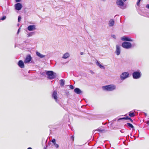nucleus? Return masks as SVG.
Wrapping results in <instances>:
<instances>
[{
	"instance_id": "nucleus-43",
	"label": "nucleus",
	"mask_w": 149,
	"mask_h": 149,
	"mask_svg": "<svg viewBox=\"0 0 149 149\" xmlns=\"http://www.w3.org/2000/svg\"><path fill=\"white\" fill-rule=\"evenodd\" d=\"M127 0H123V1H126Z\"/></svg>"
},
{
	"instance_id": "nucleus-17",
	"label": "nucleus",
	"mask_w": 149,
	"mask_h": 149,
	"mask_svg": "<svg viewBox=\"0 0 149 149\" xmlns=\"http://www.w3.org/2000/svg\"><path fill=\"white\" fill-rule=\"evenodd\" d=\"M74 91V92L77 94H80L81 93V91L78 88H75Z\"/></svg>"
},
{
	"instance_id": "nucleus-38",
	"label": "nucleus",
	"mask_w": 149,
	"mask_h": 149,
	"mask_svg": "<svg viewBox=\"0 0 149 149\" xmlns=\"http://www.w3.org/2000/svg\"><path fill=\"white\" fill-rule=\"evenodd\" d=\"M120 132L122 133H123L124 132V131H123V130H120Z\"/></svg>"
},
{
	"instance_id": "nucleus-33",
	"label": "nucleus",
	"mask_w": 149,
	"mask_h": 149,
	"mask_svg": "<svg viewBox=\"0 0 149 149\" xmlns=\"http://www.w3.org/2000/svg\"><path fill=\"white\" fill-rule=\"evenodd\" d=\"M146 8L149 9V4H147L146 6Z\"/></svg>"
},
{
	"instance_id": "nucleus-2",
	"label": "nucleus",
	"mask_w": 149,
	"mask_h": 149,
	"mask_svg": "<svg viewBox=\"0 0 149 149\" xmlns=\"http://www.w3.org/2000/svg\"><path fill=\"white\" fill-rule=\"evenodd\" d=\"M46 74L47 75V77L50 79H52L56 77V73L52 71H47L46 73Z\"/></svg>"
},
{
	"instance_id": "nucleus-26",
	"label": "nucleus",
	"mask_w": 149,
	"mask_h": 149,
	"mask_svg": "<svg viewBox=\"0 0 149 149\" xmlns=\"http://www.w3.org/2000/svg\"><path fill=\"white\" fill-rule=\"evenodd\" d=\"M54 145L55 147L56 148H58L59 147L58 145V144H56V143L54 144Z\"/></svg>"
},
{
	"instance_id": "nucleus-4",
	"label": "nucleus",
	"mask_w": 149,
	"mask_h": 149,
	"mask_svg": "<svg viewBox=\"0 0 149 149\" xmlns=\"http://www.w3.org/2000/svg\"><path fill=\"white\" fill-rule=\"evenodd\" d=\"M122 46L123 47L128 49L131 47L132 45L130 42L125 41L122 43Z\"/></svg>"
},
{
	"instance_id": "nucleus-35",
	"label": "nucleus",
	"mask_w": 149,
	"mask_h": 149,
	"mask_svg": "<svg viewBox=\"0 0 149 149\" xmlns=\"http://www.w3.org/2000/svg\"><path fill=\"white\" fill-rule=\"evenodd\" d=\"M125 120H128V118H129L128 116H127L126 117H125Z\"/></svg>"
},
{
	"instance_id": "nucleus-30",
	"label": "nucleus",
	"mask_w": 149,
	"mask_h": 149,
	"mask_svg": "<svg viewBox=\"0 0 149 149\" xmlns=\"http://www.w3.org/2000/svg\"><path fill=\"white\" fill-rule=\"evenodd\" d=\"M70 88L71 89H74V86L72 85H71L70 86Z\"/></svg>"
},
{
	"instance_id": "nucleus-42",
	"label": "nucleus",
	"mask_w": 149,
	"mask_h": 149,
	"mask_svg": "<svg viewBox=\"0 0 149 149\" xmlns=\"http://www.w3.org/2000/svg\"><path fill=\"white\" fill-rule=\"evenodd\" d=\"M91 73L92 74H93L94 72L92 71H91Z\"/></svg>"
},
{
	"instance_id": "nucleus-24",
	"label": "nucleus",
	"mask_w": 149,
	"mask_h": 149,
	"mask_svg": "<svg viewBox=\"0 0 149 149\" xmlns=\"http://www.w3.org/2000/svg\"><path fill=\"white\" fill-rule=\"evenodd\" d=\"M6 17L5 16H4L1 19V20H3L6 19Z\"/></svg>"
},
{
	"instance_id": "nucleus-22",
	"label": "nucleus",
	"mask_w": 149,
	"mask_h": 149,
	"mask_svg": "<svg viewBox=\"0 0 149 149\" xmlns=\"http://www.w3.org/2000/svg\"><path fill=\"white\" fill-rule=\"evenodd\" d=\"M35 34V33L34 32H30L27 34V37H29Z\"/></svg>"
},
{
	"instance_id": "nucleus-36",
	"label": "nucleus",
	"mask_w": 149,
	"mask_h": 149,
	"mask_svg": "<svg viewBox=\"0 0 149 149\" xmlns=\"http://www.w3.org/2000/svg\"><path fill=\"white\" fill-rule=\"evenodd\" d=\"M25 43H28L29 41L28 40H27L26 41L24 42Z\"/></svg>"
},
{
	"instance_id": "nucleus-12",
	"label": "nucleus",
	"mask_w": 149,
	"mask_h": 149,
	"mask_svg": "<svg viewBox=\"0 0 149 149\" xmlns=\"http://www.w3.org/2000/svg\"><path fill=\"white\" fill-rule=\"evenodd\" d=\"M31 59L32 58L31 56L30 55H28L26 56L25 59L24 61V63H29L31 60Z\"/></svg>"
},
{
	"instance_id": "nucleus-21",
	"label": "nucleus",
	"mask_w": 149,
	"mask_h": 149,
	"mask_svg": "<svg viewBox=\"0 0 149 149\" xmlns=\"http://www.w3.org/2000/svg\"><path fill=\"white\" fill-rule=\"evenodd\" d=\"M96 64L100 68H102V65L98 61H97L96 62Z\"/></svg>"
},
{
	"instance_id": "nucleus-13",
	"label": "nucleus",
	"mask_w": 149,
	"mask_h": 149,
	"mask_svg": "<svg viewBox=\"0 0 149 149\" xmlns=\"http://www.w3.org/2000/svg\"><path fill=\"white\" fill-rule=\"evenodd\" d=\"M18 65L21 68H23L24 67V64L23 61L22 60H20L18 63Z\"/></svg>"
},
{
	"instance_id": "nucleus-1",
	"label": "nucleus",
	"mask_w": 149,
	"mask_h": 149,
	"mask_svg": "<svg viewBox=\"0 0 149 149\" xmlns=\"http://www.w3.org/2000/svg\"><path fill=\"white\" fill-rule=\"evenodd\" d=\"M116 88V86L114 84H110L103 86V89L107 91H112Z\"/></svg>"
},
{
	"instance_id": "nucleus-31",
	"label": "nucleus",
	"mask_w": 149,
	"mask_h": 149,
	"mask_svg": "<svg viewBox=\"0 0 149 149\" xmlns=\"http://www.w3.org/2000/svg\"><path fill=\"white\" fill-rule=\"evenodd\" d=\"M111 36H112V37L114 38L115 39L116 38V36L114 35H111Z\"/></svg>"
},
{
	"instance_id": "nucleus-5",
	"label": "nucleus",
	"mask_w": 149,
	"mask_h": 149,
	"mask_svg": "<svg viewBox=\"0 0 149 149\" xmlns=\"http://www.w3.org/2000/svg\"><path fill=\"white\" fill-rule=\"evenodd\" d=\"M129 74L128 72H123L120 75V77L121 80H124L129 77Z\"/></svg>"
},
{
	"instance_id": "nucleus-16",
	"label": "nucleus",
	"mask_w": 149,
	"mask_h": 149,
	"mask_svg": "<svg viewBox=\"0 0 149 149\" xmlns=\"http://www.w3.org/2000/svg\"><path fill=\"white\" fill-rule=\"evenodd\" d=\"M70 56V54L68 52H66L63 55L62 58L63 59H66L68 58Z\"/></svg>"
},
{
	"instance_id": "nucleus-20",
	"label": "nucleus",
	"mask_w": 149,
	"mask_h": 149,
	"mask_svg": "<svg viewBox=\"0 0 149 149\" xmlns=\"http://www.w3.org/2000/svg\"><path fill=\"white\" fill-rule=\"evenodd\" d=\"M129 115L130 117H133L135 116V114L134 112L131 111L129 112Z\"/></svg>"
},
{
	"instance_id": "nucleus-45",
	"label": "nucleus",
	"mask_w": 149,
	"mask_h": 149,
	"mask_svg": "<svg viewBox=\"0 0 149 149\" xmlns=\"http://www.w3.org/2000/svg\"><path fill=\"white\" fill-rule=\"evenodd\" d=\"M19 24H18L17 25H18V26H19Z\"/></svg>"
},
{
	"instance_id": "nucleus-15",
	"label": "nucleus",
	"mask_w": 149,
	"mask_h": 149,
	"mask_svg": "<svg viewBox=\"0 0 149 149\" xmlns=\"http://www.w3.org/2000/svg\"><path fill=\"white\" fill-rule=\"evenodd\" d=\"M36 55L39 58H42L45 57V55H43L41 54H40V53L37 52H36Z\"/></svg>"
},
{
	"instance_id": "nucleus-44",
	"label": "nucleus",
	"mask_w": 149,
	"mask_h": 149,
	"mask_svg": "<svg viewBox=\"0 0 149 149\" xmlns=\"http://www.w3.org/2000/svg\"><path fill=\"white\" fill-rule=\"evenodd\" d=\"M133 45L134 46V45H134V44H133Z\"/></svg>"
},
{
	"instance_id": "nucleus-6",
	"label": "nucleus",
	"mask_w": 149,
	"mask_h": 149,
	"mask_svg": "<svg viewBox=\"0 0 149 149\" xmlns=\"http://www.w3.org/2000/svg\"><path fill=\"white\" fill-rule=\"evenodd\" d=\"M116 3L118 6L121 8L124 9L125 8V7L124 6V3L123 1L122 0H117Z\"/></svg>"
},
{
	"instance_id": "nucleus-27",
	"label": "nucleus",
	"mask_w": 149,
	"mask_h": 149,
	"mask_svg": "<svg viewBox=\"0 0 149 149\" xmlns=\"http://www.w3.org/2000/svg\"><path fill=\"white\" fill-rule=\"evenodd\" d=\"M52 142L54 143V144H55L56 143V140L55 139H53L52 140Z\"/></svg>"
},
{
	"instance_id": "nucleus-34",
	"label": "nucleus",
	"mask_w": 149,
	"mask_h": 149,
	"mask_svg": "<svg viewBox=\"0 0 149 149\" xmlns=\"http://www.w3.org/2000/svg\"><path fill=\"white\" fill-rule=\"evenodd\" d=\"M20 31V28H19V29H18V31H17V34H18V33H19V31Z\"/></svg>"
},
{
	"instance_id": "nucleus-8",
	"label": "nucleus",
	"mask_w": 149,
	"mask_h": 149,
	"mask_svg": "<svg viewBox=\"0 0 149 149\" xmlns=\"http://www.w3.org/2000/svg\"><path fill=\"white\" fill-rule=\"evenodd\" d=\"M27 29L29 31H33L36 29V26L35 25H30L28 26Z\"/></svg>"
},
{
	"instance_id": "nucleus-39",
	"label": "nucleus",
	"mask_w": 149,
	"mask_h": 149,
	"mask_svg": "<svg viewBox=\"0 0 149 149\" xmlns=\"http://www.w3.org/2000/svg\"><path fill=\"white\" fill-rule=\"evenodd\" d=\"M83 54H84V53H83V52H81L80 53V54H81V55H83Z\"/></svg>"
},
{
	"instance_id": "nucleus-7",
	"label": "nucleus",
	"mask_w": 149,
	"mask_h": 149,
	"mask_svg": "<svg viewBox=\"0 0 149 149\" xmlns=\"http://www.w3.org/2000/svg\"><path fill=\"white\" fill-rule=\"evenodd\" d=\"M15 9L18 10H20L22 7V4L20 3H17L15 5Z\"/></svg>"
},
{
	"instance_id": "nucleus-41",
	"label": "nucleus",
	"mask_w": 149,
	"mask_h": 149,
	"mask_svg": "<svg viewBox=\"0 0 149 149\" xmlns=\"http://www.w3.org/2000/svg\"><path fill=\"white\" fill-rule=\"evenodd\" d=\"M27 149H32L31 148L29 147L27 148Z\"/></svg>"
},
{
	"instance_id": "nucleus-19",
	"label": "nucleus",
	"mask_w": 149,
	"mask_h": 149,
	"mask_svg": "<svg viewBox=\"0 0 149 149\" xmlns=\"http://www.w3.org/2000/svg\"><path fill=\"white\" fill-rule=\"evenodd\" d=\"M65 81L63 79H61L60 80V84L61 86H63L65 84Z\"/></svg>"
},
{
	"instance_id": "nucleus-3",
	"label": "nucleus",
	"mask_w": 149,
	"mask_h": 149,
	"mask_svg": "<svg viewBox=\"0 0 149 149\" xmlns=\"http://www.w3.org/2000/svg\"><path fill=\"white\" fill-rule=\"evenodd\" d=\"M132 77L135 79L140 78L141 75V73L140 71L134 72L132 74Z\"/></svg>"
},
{
	"instance_id": "nucleus-14",
	"label": "nucleus",
	"mask_w": 149,
	"mask_h": 149,
	"mask_svg": "<svg viewBox=\"0 0 149 149\" xmlns=\"http://www.w3.org/2000/svg\"><path fill=\"white\" fill-rule=\"evenodd\" d=\"M114 21L113 19H110L109 23V26H112L114 25Z\"/></svg>"
},
{
	"instance_id": "nucleus-40",
	"label": "nucleus",
	"mask_w": 149,
	"mask_h": 149,
	"mask_svg": "<svg viewBox=\"0 0 149 149\" xmlns=\"http://www.w3.org/2000/svg\"><path fill=\"white\" fill-rule=\"evenodd\" d=\"M147 124L149 125V120L147 121Z\"/></svg>"
},
{
	"instance_id": "nucleus-9",
	"label": "nucleus",
	"mask_w": 149,
	"mask_h": 149,
	"mask_svg": "<svg viewBox=\"0 0 149 149\" xmlns=\"http://www.w3.org/2000/svg\"><path fill=\"white\" fill-rule=\"evenodd\" d=\"M120 52L121 50L120 46L118 45H117L116 46L115 53L118 56L120 54Z\"/></svg>"
},
{
	"instance_id": "nucleus-37",
	"label": "nucleus",
	"mask_w": 149,
	"mask_h": 149,
	"mask_svg": "<svg viewBox=\"0 0 149 149\" xmlns=\"http://www.w3.org/2000/svg\"><path fill=\"white\" fill-rule=\"evenodd\" d=\"M21 1V0H15V1L16 2H19Z\"/></svg>"
},
{
	"instance_id": "nucleus-11",
	"label": "nucleus",
	"mask_w": 149,
	"mask_h": 149,
	"mask_svg": "<svg viewBox=\"0 0 149 149\" xmlns=\"http://www.w3.org/2000/svg\"><path fill=\"white\" fill-rule=\"evenodd\" d=\"M121 40L123 41H133V40L130 38H129L127 36H123L121 38Z\"/></svg>"
},
{
	"instance_id": "nucleus-46",
	"label": "nucleus",
	"mask_w": 149,
	"mask_h": 149,
	"mask_svg": "<svg viewBox=\"0 0 149 149\" xmlns=\"http://www.w3.org/2000/svg\"><path fill=\"white\" fill-rule=\"evenodd\" d=\"M104 1V0H103V1Z\"/></svg>"
},
{
	"instance_id": "nucleus-18",
	"label": "nucleus",
	"mask_w": 149,
	"mask_h": 149,
	"mask_svg": "<svg viewBox=\"0 0 149 149\" xmlns=\"http://www.w3.org/2000/svg\"><path fill=\"white\" fill-rule=\"evenodd\" d=\"M102 130L99 129H98L95 130H93V133L96 134L99 132H102Z\"/></svg>"
},
{
	"instance_id": "nucleus-28",
	"label": "nucleus",
	"mask_w": 149,
	"mask_h": 149,
	"mask_svg": "<svg viewBox=\"0 0 149 149\" xmlns=\"http://www.w3.org/2000/svg\"><path fill=\"white\" fill-rule=\"evenodd\" d=\"M141 0H138L137 2V6H139V4L140 2L141 1Z\"/></svg>"
},
{
	"instance_id": "nucleus-23",
	"label": "nucleus",
	"mask_w": 149,
	"mask_h": 149,
	"mask_svg": "<svg viewBox=\"0 0 149 149\" xmlns=\"http://www.w3.org/2000/svg\"><path fill=\"white\" fill-rule=\"evenodd\" d=\"M127 125L130 127L131 128H132L134 129V127L131 124L129 123H127Z\"/></svg>"
},
{
	"instance_id": "nucleus-29",
	"label": "nucleus",
	"mask_w": 149,
	"mask_h": 149,
	"mask_svg": "<svg viewBox=\"0 0 149 149\" xmlns=\"http://www.w3.org/2000/svg\"><path fill=\"white\" fill-rule=\"evenodd\" d=\"M125 118L124 117L122 118H119L118 119V120H125Z\"/></svg>"
},
{
	"instance_id": "nucleus-10",
	"label": "nucleus",
	"mask_w": 149,
	"mask_h": 149,
	"mask_svg": "<svg viewBox=\"0 0 149 149\" xmlns=\"http://www.w3.org/2000/svg\"><path fill=\"white\" fill-rule=\"evenodd\" d=\"M57 93L56 91H54L52 94V98L54 99L55 101L57 103H58L57 100L58 97L57 96Z\"/></svg>"
},
{
	"instance_id": "nucleus-32",
	"label": "nucleus",
	"mask_w": 149,
	"mask_h": 149,
	"mask_svg": "<svg viewBox=\"0 0 149 149\" xmlns=\"http://www.w3.org/2000/svg\"><path fill=\"white\" fill-rule=\"evenodd\" d=\"M128 120H130L132 122H133L132 120L130 118H128Z\"/></svg>"
},
{
	"instance_id": "nucleus-25",
	"label": "nucleus",
	"mask_w": 149,
	"mask_h": 149,
	"mask_svg": "<svg viewBox=\"0 0 149 149\" xmlns=\"http://www.w3.org/2000/svg\"><path fill=\"white\" fill-rule=\"evenodd\" d=\"M21 18L20 16H18V21L19 22L20 21Z\"/></svg>"
}]
</instances>
